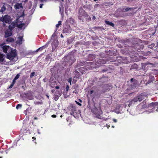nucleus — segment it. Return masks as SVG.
<instances>
[{"label": "nucleus", "mask_w": 158, "mask_h": 158, "mask_svg": "<svg viewBox=\"0 0 158 158\" xmlns=\"http://www.w3.org/2000/svg\"><path fill=\"white\" fill-rule=\"evenodd\" d=\"M131 82L132 84L131 85L134 86H136V84L137 83V81L135 79L133 78H131Z\"/></svg>", "instance_id": "2eb2a0df"}, {"label": "nucleus", "mask_w": 158, "mask_h": 158, "mask_svg": "<svg viewBox=\"0 0 158 158\" xmlns=\"http://www.w3.org/2000/svg\"><path fill=\"white\" fill-rule=\"evenodd\" d=\"M34 103L36 105H39V104H42V103L41 102L36 101L34 102Z\"/></svg>", "instance_id": "393cba45"}, {"label": "nucleus", "mask_w": 158, "mask_h": 158, "mask_svg": "<svg viewBox=\"0 0 158 158\" xmlns=\"http://www.w3.org/2000/svg\"><path fill=\"white\" fill-rule=\"evenodd\" d=\"M72 78H69L68 80V81L69 82L70 85H71V83L72 82Z\"/></svg>", "instance_id": "cd10ccee"}, {"label": "nucleus", "mask_w": 158, "mask_h": 158, "mask_svg": "<svg viewBox=\"0 0 158 158\" xmlns=\"http://www.w3.org/2000/svg\"><path fill=\"white\" fill-rule=\"evenodd\" d=\"M43 4H41L40 5V8H42V7H43Z\"/></svg>", "instance_id": "c9c22d12"}, {"label": "nucleus", "mask_w": 158, "mask_h": 158, "mask_svg": "<svg viewBox=\"0 0 158 158\" xmlns=\"http://www.w3.org/2000/svg\"><path fill=\"white\" fill-rule=\"evenodd\" d=\"M26 27L25 24L24 23H21L18 24L17 27L20 28L24 29Z\"/></svg>", "instance_id": "f3484780"}, {"label": "nucleus", "mask_w": 158, "mask_h": 158, "mask_svg": "<svg viewBox=\"0 0 158 158\" xmlns=\"http://www.w3.org/2000/svg\"><path fill=\"white\" fill-rule=\"evenodd\" d=\"M56 117V115L55 114L52 115V118H55V117Z\"/></svg>", "instance_id": "58836bf2"}, {"label": "nucleus", "mask_w": 158, "mask_h": 158, "mask_svg": "<svg viewBox=\"0 0 158 158\" xmlns=\"http://www.w3.org/2000/svg\"><path fill=\"white\" fill-rule=\"evenodd\" d=\"M14 84H11L10 85V86H9V88H12V87L14 85Z\"/></svg>", "instance_id": "f704fd0d"}, {"label": "nucleus", "mask_w": 158, "mask_h": 158, "mask_svg": "<svg viewBox=\"0 0 158 158\" xmlns=\"http://www.w3.org/2000/svg\"><path fill=\"white\" fill-rule=\"evenodd\" d=\"M22 88H23V89H25L24 87V86H22Z\"/></svg>", "instance_id": "09e8293b"}, {"label": "nucleus", "mask_w": 158, "mask_h": 158, "mask_svg": "<svg viewBox=\"0 0 158 158\" xmlns=\"http://www.w3.org/2000/svg\"><path fill=\"white\" fill-rule=\"evenodd\" d=\"M60 11H61V9L60 7Z\"/></svg>", "instance_id": "4d7b16f0"}, {"label": "nucleus", "mask_w": 158, "mask_h": 158, "mask_svg": "<svg viewBox=\"0 0 158 158\" xmlns=\"http://www.w3.org/2000/svg\"><path fill=\"white\" fill-rule=\"evenodd\" d=\"M16 10L20 9V8L22 9L23 7L22 6V3H17L14 6Z\"/></svg>", "instance_id": "ddd939ff"}, {"label": "nucleus", "mask_w": 158, "mask_h": 158, "mask_svg": "<svg viewBox=\"0 0 158 158\" xmlns=\"http://www.w3.org/2000/svg\"><path fill=\"white\" fill-rule=\"evenodd\" d=\"M1 47L2 48L3 52L5 53H7V51L9 52L12 50L11 48L9 46L2 45Z\"/></svg>", "instance_id": "0eeeda50"}, {"label": "nucleus", "mask_w": 158, "mask_h": 158, "mask_svg": "<svg viewBox=\"0 0 158 158\" xmlns=\"http://www.w3.org/2000/svg\"><path fill=\"white\" fill-rule=\"evenodd\" d=\"M44 1L45 2H47L48 1V0H44Z\"/></svg>", "instance_id": "5fc2aeb1"}, {"label": "nucleus", "mask_w": 158, "mask_h": 158, "mask_svg": "<svg viewBox=\"0 0 158 158\" xmlns=\"http://www.w3.org/2000/svg\"><path fill=\"white\" fill-rule=\"evenodd\" d=\"M69 86L67 85V87H66V91H68V90H69Z\"/></svg>", "instance_id": "2f4dec72"}, {"label": "nucleus", "mask_w": 158, "mask_h": 158, "mask_svg": "<svg viewBox=\"0 0 158 158\" xmlns=\"http://www.w3.org/2000/svg\"><path fill=\"white\" fill-rule=\"evenodd\" d=\"M22 106V105L21 104H18L16 106V108L18 109L19 108H21Z\"/></svg>", "instance_id": "a878e982"}, {"label": "nucleus", "mask_w": 158, "mask_h": 158, "mask_svg": "<svg viewBox=\"0 0 158 158\" xmlns=\"http://www.w3.org/2000/svg\"><path fill=\"white\" fill-rule=\"evenodd\" d=\"M112 127H113V128H114V126H112Z\"/></svg>", "instance_id": "13d9d810"}, {"label": "nucleus", "mask_w": 158, "mask_h": 158, "mask_svg": "<svg viewBox=\"0 0 158 158\" xmlns=\"http://www.w3.org/2000/svg\"><path fill=\"white\" fill-rule=\"evenodd\" d=\"M0 20L3 22L9 23L10 22V17L8 15H6L3 17L0 18Z\"/></svg>", "instance_id": "20e7f679"}, {"label": "nucleus", "mask_w": 158, "mask_h": 158, "mask_svg": "<svg viewBox=\"0 0 158 158\" xmlns=\"http://www.w3.org/2000/svg\"><path fill=\"white\" fill-rule=\"evenodd\" d=\"M35 73L34 72H32L31 73L30 75V77L31 78H32L35 75Z\"/></svg>", "instance_id": "c756f323"}, {"label": "nucleus", "mask_w": 158, "mask_h": 158, "mask_svg": "<svg viewBox=\"0 0 158 158\" xmlns=\"http://www.w3.org/2000/svg\"><path fill=\"white\" fill-rule=\"evenodd\" d=\"M99 6V5L98 4H96L94 6V7L95 8Z\"/></svg>", "instance_id": "72a5a7b5"}, {"label": "nucleus", "mask_w": 158, "mask_h": 158, "mask_svg": "<svg viewBox=\"0 0 158 158\" xmlns=\"http://www.w3.org/2000/svg\"><path fill=\"white\" fill-rule=\"evenodd\" d=\"M0 62L2 64H6L4 55L0 53Z\"/></svg>", "instance_id": "6e6552de"}, {"label": "nucleus", "mask_w": 158, "mask_h": 158, "mask_svg": "<svg viewBox=\"0 0 158 158\" xmlns=\"http://www.w3.org/2000/svg\"><path fill=\"white\" fill-rule=\"evenodd\" d=\"M147 112V111H146L145 112V113H146V112Z\"/></svg>", "instance_id": "680f3d73"}, {"label": "nucleus", "mask_w": 158, "mask_h": 158, "mask_svg": "<svg viewBox=\"0 0 158 158\" xmlns=\"http://www.w3.org/2000/svg\"><path fill=\"white\" fill-rule=\"evenodd\" d=\"M110 127V126H109V125H108V126H107V128H109V127Z\"/></svg>", "instance_id": "864d4df0"}, {"label": "nucleus", "mask_w": 158, "mask_h": 158, "mask_svg": "<svg viewBox=\"0 0 158 158\" xmlns=\"http://www.w3.org/2000/svg\"><path fill=\"white\" fill-rule=\"evenodd\" d=\"M0 158H2V157H0Z\"/></svg>", "instance_id": "052dcab7"}, {"label": "nucleus", "mask_w": 158, "mask_h": 158, "mask_svg": "<svg viewBox=\"0 0 158 158\" xmlns=\"http://www.w3.org/2000/svg\"><path fill=\"white\" fill-rule=\"evenodd\" d=\"M48 46V44H46L45 45L43 46L42 47L39 48L36 51V52H38L39 50H42L43 49L47 47Z\"/></svg>", "instance_id": "a211bd4d"}, {"label": "nucleus", "mask_w": 158, "mask_h": 158, "mask_svg": "<svg viewBox=\"0 0 158 158\" xmlns=\"http://www.w3.org/2000/svg\"><path fill=\"white\" fill-rule=\"evenodd\" d=\"M78 19L82 21L84 20V18L87 17L88 15L85 12V10L82 8H80L79 10Z\"/></svg>", "instance_id": "f03ea898"}, {"label": "nucleus", "mask_w": 158, "mask_h": 158, "mask_svg": "<svg viewBox=\"0 0 158 158\" xmlns=\"http://www.w3.org/2000/svg\"><path fill=\"white\" fill-rule=\"evenodd\" d=\"M23 39V38L22 36L19 37L18 38V43L20 44H22V41Z\"/></svg>", "instance_id": "aec40b11"}, {"label": "nucleus", "mask_w": 158, "mask_h": 158, "mask_svg": "<svg viewBox=\"0 0 158 158\" xmlns=\"http://www.w3.org/2000/svg\"><path fill=\"white\" fill-rule=\"evenodd\" d=\"M26 97L29 100H32L33 99L32 94L30 91H29L26 94Z\"/></svg>", "instance_id": "f8f14e48"}, {"label": "nucleus", "mask_w": 158, "mask_h": 158, "mask_svg": "<svg viewBox=\"0 0 158 158\" xmlns=\"http://www.w3.org/2000/svg\"><path fill=\"white\" fill-rule=\"evenodd\" d=\"M8 2L11 3L12 2V0H8L6 1Z\"/></svg>", "instance_id": "4c0bfd02"}, {"label": "nucleus", "mask_w": 158, "mask_h": 158, "mask_svg": "<svg viewBox=\"0 0 158 158\" xmlns=\"http://www.w3.org/2000/svg\"><path fill=\"white\" fill-rule=\"evenodd\" d=\"M47 96V97H48H48H48V96Z\"/></svg>", "instance_id": "e2e57ef3"}, {"label": "nucleus", "mask_w": 158, "mask_h": 158, "mask_svg": "<svg viewBox=\"0 0 158 158\" xmlns=\"http://www.w3.org/2000/svg\"><path fill=\"white\" fill-rule=\"evenodd\" d=\"M105 22L106 23V24L111 26L113 27H114V24L112 22L107 21H105Z\"/></svg>", "instance_id": "6ab92c4d"}, {"label": "nucleus", "mask_w": 158, "mask_h": 158, "mask_svg": "<svg viewBox=\"0 0 158 158\" xmlns=\"http://www.w3.org/2000/svg\"><path fill=\"white\" fill-rule=\"evenodd\" d=\"M76 102L77 103V104L79 105V106H81V103H79V102H77L76 101Z\"/></svg>", "instance_id": "ea45409f"}, {"label": "nucleus", "mask_w": 158, "mask_h": 158, "mask_svg": "<svg viewBox=\"0 0 158 158\" xmlns=\"http://www.w3.org/2000/svg\"><path fill=\"white\" fill-rule=\"evenodd\" d=\"M55 34H53L52 35V37H54V36H55Z\"/></svg>", "instance_id": "8fccbe9b"}, {"label": "nucleus", "mask_w": 158, "mask_h": 158, "mask_svg": "<svg viewBox=\"0 0 158 158\" xmlns=\"http://www.w3.org/2000/svg\"><path fill=\"white\" fill-rule=\"evenodd\" d=\"M6 41L7 42H14V40L12 38L9 37V38H8L7 39Z\"/></svg>", "instance_id": "412c9836"}, {"label": "nucleus", "mask_w": 158, "mask_h": 158, "mask_svg": "<svg viewBox=\"0 0 158 158\" xmlns=\"http://www.w3.org/2000/svg\"><path fill=\"white\" fill-rule=\"evenodd\" d=\"M155 45V44L154 43H153L152 44L151 46H154Z\"/></svg>", "instance_id": "37998d69"}, {"label": "nucleus", "mask_w": 158, "mask_h": 158, "mask_svg": "<svg viewBox=\"0 0 158 158\" xmlns=\"http://www.w3.org/2000/svg\"><path fill=\"white\" fill-rule=\"evenodd\" d=\"M149 108H152V110L153 109L155 108H156V111L158 112V102H152L150 103L149 106L148 107Z\"/></svg>", "instance_id": "39448f33"}, {"label": "nucleus", "mask_w": 158, "mask_h": 158, "mask_svg": "<svg viewBox=\"0 0 158 158\" xmlns=\"http://www.w3.org/2000/svg\"><path fill=\"white\" fill-rule=\"evenodd\" d=\"M59 96L57 95H55L54 96V99L56 100H57L59 98Z\"/></svg>", "instance_id": "4be33fe9"}, {"label": "nucleus", "mask_w": 158, "mask_h": 158, "mask_svg": "<svg viewBox=\"0 0 158 158\" xmlns=\"http://www.w3.org/2000/svg\"><path fill=\"white\" fill-rule=\"evenodd\" d=\"M34 119L35 120L37 119V118L36 117L34 118Z\"/></svg>", "instance_id": "de8ad7c7"}, {"label": "nucleus", "mask_w": 158, "mask_h": 158, "mask_svg": "<svg viewBox=\"0 0 158 158\" xmlns=\"http://www.w3.org/2000/svg\"><path fill=\"white\" fill-rule=\"evenodd\" d=\"M16 24L15 23L12 22L9 26L8 29L12 30L15 27Z\"/></svg>", "instance_id": "dca6fc26"}, {"label": "nucleus", "mask_w": 158, "mask_h": 158, "mask_svg": "<svg viewBox=\"0 0 158 158\" xmlns=\"http://www.w3.org/2000/svg\"><path fill=\"white\" fill-rule=\"evenodd\" d=\"M28 0H25V1H24V2H26Z\"/></svg>", "instance_id": "603ef678"}, {"label": "nucleus", "mask_w": 158, "mask_h": 158, "mask_svg": "<svg viewBox=\"0 0 158 158\" xmlns=\"http://www.w3.org/2000/svg\"><path fill=\"white\" fill-rule=\"evenodd\" d=\"M93 19H95V16H94L93 17Z\"/></svg>", "instance_id": "49530a36"}, {"label": "nucleus", "mask_w": 158, "mask_h": 158, "mask_svg": "<svg viewBox=\"0 0 158 158\" xmlns=\"http://www.w3.org/2000/svg\"><path fill=\"white\" fill-rule=\"evenodd\" d=\"M6 58L10 60L13 64L18 59L17 53L16 49L11 50L6 54Z\"/></svg>", "instance_id": "f257e3e1"}, {"label": "nucleus", "mask_w": 158, "mask_h": 158, "mask_svg": "<svg viewBox=\"0 0 158 158\" xmlns=\"http://www.w3.org/2000/svg\"><path fill=\"white\" fill-rule=\"evenodd\" d=\"M61 21H59L58 22V23L56 25V27L57 28H58L59 27V26L61 24Z\"/></svg>", "instance_id": "b1692460"}, {"label": "nucleus", "mask_w": 158, "mask_h": 158, "mask_svg": "<svg viewBox=\"0 0 158 158\" xmlns=\"http://www.w3.org/2000/svg\"><path fill=\"white\" fill-rule=\"evenodd\" d=\"M7 7L9 10H12V7L10 6V5L8 4H6L5 6L4 5L1 8V9L0 10V12H4L5 9H6V8Z\"/></svg>", "instance_id": "1a4fd4ad"}, {"label": "nucleus", "mask_w": 158, "mask_h": 158, "mask_svg": "<svg viewBox=\"0 0 158 158\" xmlns=\"http://www.w3.org/2000/svg\"><path fill=\"white\" fill-rule=\"evenodd\" d=\"M55 88L57 89H59V87L58 86H56V87Z\"/></svg>", "instance_id": "79ce46f5"}, {"label": "nucleus", "mask_w": 158, "mask_h": 158, "mask_svg": "<svg viewBox=\"0 0 158 158\" xmlns=\"http://www.w3.org/2000/svg\"><path fill=\"white\" fill-rule=\"evenodd\" d=\"M39 0L40 1V2H43L44 1V0Z\"/></svg>", "instance_id": "a19ab883"}, {"label": "nucleus", "mask_w": 158, "mask_h": 158, "mask_svg": "<svg viewBox=\"0 0 158 158\" xmlns=\"http://www.w3.org/2000/svg\"><path fill=\"white\" fill-rule=\"evenodd\" d=\"M12 34V31L9 29H7L5 31V37L6 38L11 36Z\"/></svg>", "instance_id": "9b49d317"}, {"label": "nucleus", "mask_w": 158, "mask_h": 158, "mask_svg": "<svg viewBox=\"0 0 158 158\" xmlns=\"http://www.w3.org/2000/svg\"><path fill=\"white\" fill-rule=\"evenodd\" d=\"M58 45V41L57 40H54L52 43V45L53 49H55L57 47Z\"/></svg>", "instance_id": "9d476101"}, {"label": "nucleus", "mask_w": 158, "mask_h": 158, "mask_svg": "<svg viewBox=\"0 0 158 158\" xmlns=\"http://www.w3.org/2000/svg\"><path fill=\"white\" fill-rule=\"evenodd\" d=\"M67 58L68 59H69L67 63H68L70 65H71L75 61V59L73 56L68 55L67 57Z\"/></svg>", "instance_id": "423d86ee"}, {"label": "nucleus", "mask_w": 158, "mask_h": 158, "mask_svg": "<svg viewBox=\"0 0 158 158\" xmlns=\"http://www.w3.org/2000/svg\"><path fill=\"white\" fill-rule=\"evenodd\" d=\"M146 98H147L146 95L145 94H142L135 98L133 99L132 102H136L138 101L140 102Z\"/></svg>", "instance_id": "7ed1b4c3"}, {"label": "nucleus", "mask_w": 158, "mask_h": 158, "mask_svg": "<svg viewBox=\"0 0 158 158\" xmlns=\"http://www.w3.org/2000/svg\"><path fill=\"white\" fill-rule=\"evenodd\" d=\"M60 37H61V38H63L64 36H63V35H62V34H61L60 35Z\"/></svg>", "instance_id": "c03bdc74"}, {"label": "nucleus", "mask_w": 158, "mask_h": 158, "mask_svg": "<svg viewBox=\"0 0 158 158\" xmlns=\"http://www.w3.org/2000/svg\"><path fill=\"white\" fill-rule=\"evenodd\" d=\"M94 93V96H95L96 94V92H95V91H94V90H91L90 91V94L91 95L93 94Z\"/></svg>", "instance_id": "5701e85b"}, {"label": "nucleus", "mask_w": 158, "mask_h": 158, "mask_svg": "<svg viewBox=\"0 0 158 158\" xmlns=\"http://www.w3.org/2000/svg\"><path fill=\"white\" fill-rule=\"evenodd\" d=\"M149 104L147 105L146 104H143L142 106V107L144 109L146 108H148L149 109V110H150V111H149V112L148 113L152 112H153L154 110H152V108H149L148 107V106H149ZM148 112H149V111H148Z\"/></svg>", "instance_id": "4468645a"}, {"label": "nucleus", "mask_w": 158, "mask_h": 158, "mask_svg": "<svg viewBox=\"0 0 158 158\" xmlns=\"http://www.w3.org/2000/svg\"><path fill=\"white\" fill-rule=\"evenodd\" d=\"M54 91H55V90H52V92L53 93V92H54Z\"/></svg>", "instance_id": "3c124183"}, {"label": "nucleus", "mask_w": 158, "mask_h": 158, "mask_svg": "<svg viewBox=\"0 0 158 158\" xmlns=\"http://www.w3.org/2000/svg\"><path fill=\"white\" fill-rule=\"evenodd\" d=\"M20 76L19 74H17L14 78L15 80H16L19 78Z\"/></svg>", "instance_id": "bb28decb"}, {"label": "nucleus", "mask_w": 158, "mask_h": 158, "mask_svg": "<svg viewBox=\"0 0 158 158\" xmlns=\"http://www.w3.org/2000/svg\"><path fill=\"white\" fill-rule=\"evenodd\" d=\"M32 138H33V139L35 138H35H34V137H32Z\"/></svg>", "instance_id": "bf43d9fd"}, {"label": "nucleus", "mask_w": 158, "mask_h": 158, "mask_svg": "<svg viewBox=\"0 0 158 158\" xmlns=\"http://www.w3.org/2000/svg\"><path fill=\"white\" fill-rule=\"evenodd\" d=\"M60 117L61 118H62V115H61L60 116Z\"/></svg>", "instance_id": "6e6d98bb"}, {"label": "nucleus", "mask_w": 158, "mask_h": 158, "mask_svg": "<svg viewBox=\"0 0 158 158\" xmlns=\"http://www.w3.org/2000/svg\"><path fill=\"white\" fill-rule=\"evenodd\" d=\"M16 80H15V79H14L13 80V81H12V84H13L14 85L15 83V81Z\"/></svg>", "instance_id": "473e14b6"}, {"label": "nucleus", "mask_w": 158, "mask_h": 158, "mask_svg": "<svg viewBox=\"0 0 158 158\" xmlns=\"http://www.w3.org/2000/svg\"><path fill=\"white\" fill-rule=\"evenodd\" d=\"M69 19H70L71 20V21H70V23H73L74 22V19H72V18H69Z\"/></svg>", "instance_id": "7c9ffc66"}, {"label": "nucleus", "mask_w": 158, "mask_h": 158, "mask_svg": "<svg viewBox=\"0 0 158 158\" xmlns=\"http://www.w3.org/2000/svg\"><path fill=\"white\" fill-rule=\"evenodd\" d=\"M120 107V106L119 105H118V106H117L116 107L117 108H119Z\"/></svg>", "instance_id": "a18cd8bd"}, {"label": "nucleus", "mask_w": 158, "mask_h": 158, "mask_svg": "<svg viewBox=\"0 0 158 158\" xmlns=\"http://www.w3.org/2000/svg\"><path fill=\"white\" fill-rule=\"evenodd\" d=\"M133 9L132 8L127 7L125 9V10L126 11H127L130 10L131 9Z\"/></svg>", "instance_id": "c85d7f7f"}, {"label": "nucleus", "mask_w": 158, "mask_h": 158, "mask_svg": "<svg viewBox=\"0 0 158 158\" xmlns=\"http://www.w3.org/2000/svg\"><path fill=\"white\" fill-rule=\"evenodd\" d=\"M113 121L114 122V123H116L117 122V120L116 119H113Z\"/></svg>", "instance_id": "e433bc0d"}]
</instances>
